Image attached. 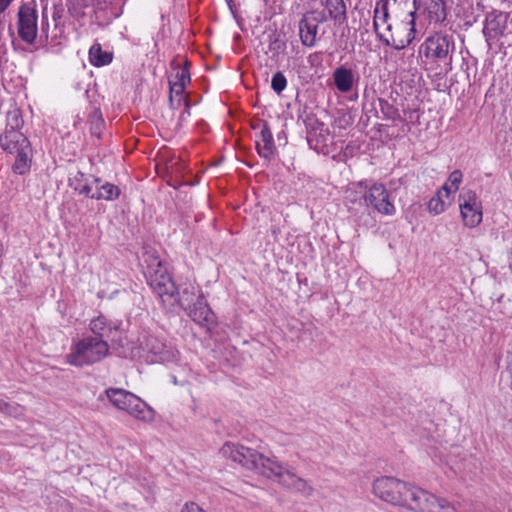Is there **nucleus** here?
Segmentation results:
<instances>
[{"label":"nucleus","mask_w":512,"mask_h":512,"mask_svg":"<svg viewBox=\"0 0 512 512\" xmlns=\"http://www.w3.org/2000/svg\"><path fill=\"white\" fill-rule=\"evenodd\" d=\"M508 22V13L492 11L486 15L483 34L489 47H491L493 43L497 42L501 37L506 36Z\"/></svg>","instance_id":"12"},{"label":"nucleus","mask_w":512,"mask_h":512,"mask_svg":"<svg viewBox=\"0 0 512 512\" xmlns=\"http://www.w3.org/2000/svg\"><path fill=\"white\" fill-rule=\"evenodd\" d=\"M105 395L108 401L119 411H123L136 420L151 422L154 410L141 398L122 388H107Z\"/></svg>","instance_id":"6"},{"label":"nucleus","mask_w":512,"mask_h":512,"mask_svg":"<svg viewBox=\"0 0 512 512\" xmlns=\"http://www.w3.org/2000/svg\"><path fill=\"white\" fill-rule=\"evenodd\" d=\"M80 178L75 177L74 179V189L79 192V194L85 195L92 199V195L95 192V184L94 181L92 184L83 181L84 174L80 173Z\"/></svg>","instance_id":"30"},{"label":"nucleus","mask_w":512,"mask_h":512,"mask_svg":"<svg viewBox=\"0 0 512 512\" xmlns=\"http://www.w3.org/2000/svg\"><path fill=\"white\" fill-rule=\"evenodd\" d=\"M414 0H377L373 29L384 45L402 50L416 37Z\"/></svg>","instance_id":"1"},{"label":"nucleus","mask_w":512,"mask_h":512,"mask_svg":"<svg viewBox=\"0 0 512 512\" xmlns=\"http://www.w3.org/2000/svg\"><path fill=\"white\" fill-rule=\"evenodd\" d=\"M266 464L268 468L264 470L263 476L276 479L282 486L287 487L295 493L301 494L305 498H309L313 495V487L304 478L286 469L274 459L266 462Z\"/></svg>","instance_id":"8"},{"label":"nucleus","mask_w":512,"mask_h":512,"mask_svg":"<svg viewBox=\"0 0 512 512\" xmlns=\"http://www.w3.org/2000/svg\"><path fill=\"white\" fill-rule=\"evenodd\" d=\"M460 213L465 226L474 228L482 222V203L473 190L463 191L459 195Z\"/></svg>","instance_id":"10"},{"label":"nucleus","mask_w":512,"mask_h":512,"mask_svg":"<svg viewBox=\"0 0 512 512\" xmlns=\"http://www.w3.org/2000/svg\"><path fill=\"white\" fill-rule=\"evenodd\" d=\"M256 128L260 130L256 139L258 154L265 159H271L276 150L272 132L266 122L254 126Z\"/></svg>","instance_id":"16"},{"label":"nucleus","mask_w":512,"mask_h":512,"mask_svg":"<svg viewBox=\"0 0 512 512\" xmlns=\"http://www.w3.org/2000/svg\"><path fill=\"white\" fill-rule=\"evenodd\" d=\"M190 83V74L187 66L177 65L169 77L170 96L169 101L172 107L180 105L186 85Z\"/></svg>","instance_id":"13"},{"label":"nucleus","mask_w":512,"mask_h":512,"mask_svg":"<svg viewBox=\"0 0 512 512\" xmlns=\"http://www.w3.org/2000/svg\"><path fill=\"white\" fill-rule=\"evenodd\" d=\"M89 330L93 334L92 337H101L107 343L108 341L114 342L118 340L121 334L119 326L103 315H99L90 321Z\"/></svg>","instance_id":"14"},{"label":"nucleus","mask_w":512,"mask_h":512,"mask_svg":"<svg viewBox=\"0 0 512 512\" xmlns=\"http://www.w3.org/2000/svg\"><path fill=\"white\" fill-rule=\"evenodd\" d=\"M143 262L146 266L145 275L149 286L163 302L171 300L176 295V286L166 266L151 248H145Z\"/></svg>","instance_id":"4"},{"label":"nucleus","mask_w":512,"mask_h":512,"mask_svg":"<svg viewBox=\"0 0 512 512\" xmlns=\"http://www.w3.org/2000/svg\"><path fill=\"white\" fill-rule=\"evenodd\" d=\"M187 310H189V316L197 324L206 327L208 330L214 327L216 323L215 314L208 306L204 297H199Z\"/></svg>","instance_id":"15"},{"label":"nucleus","mask_w":512,"mask_h":512,"mask_svg":"<svg viewBox=\"0 0 512 512\" xmlns=\"http://www.w3.org/2000/svg\"><path fill=\"white\" fill-rule=\"evenodd\" d=\"M0 412L9 416H18L21 414V407L18 404L0 400Z\"/></svg>","instance_id":"35"},{"label":"nucleus","mask_w":512,"mask_h":512,"mask_svg":"<svg viewBox=\"0 0 512 512\" xmlns=\"http://www.w3.org/2000/svg\"><path fill=\"white\" fill-rule=\"evenodd\" d=\"M17 18L19 37L27 44H33L38 35V13L35 1L21 4Z\"/></svg>","instance_id":"9"},{"label":"nucleus","mask_w":512,"mask_h":512,"mask_svg":"<svg viewBox=\"0 0 512 512\" xmlns=\"http://www.w3.org/2000/svg\"><path fill=\"white\" fill-rule=\"evenodd\" d=\"M423 13L430 22L439 23L445 20L446 10L443 0H422Z\"/></svg>","instance_id":"22"},{"label":"nucleus","mask_w":512,"mask_h":512,"mask_svg":"<svg viewBox=\"0 0 512 512\" xmlns=\"http://www.w3.org/2000/svg\"><path fill=\"white\" fill-rule=\"evenodd\" d=\"M318 22L315 18L303 17L299 21V36L306 47H314L317 40Z\"/></svg>","instance_id":"20"},{"label":"nucleus","mask_w":512,"mask_h":512,"mask_svg":"<svg viewBox=\"0 0 512 512\" xmlns=\"http://www.w3.org/2000/svg\"><path fill=\"white\" fill-rule=\"evenodd\" d=\"M452 188L453 187H451L450 183L447 181L439 191H443V197L449 200L451 194L454 193Z\"/></svg>","instance_id":"39"},{"label":"nucleus","mask_w":512,"mask_h":512,"mask_svg":"<svg viewBox=\"0 0 512 512\" xmlns=\"http://www.w3.org/2000/svg\"><path fill=\"white\" fill-rule=\"evenodd\" d=\"M324 9L334 21L341 22L346 18V5L344 0H325Z\"/></svg>","instance_id":"26"},{"label":"nucleus","mask_w":512,"mask_h":512,"mask_svg":"<svg viewBox=\"0 0 512 512\" xmlns=\"http://www.w3.org/2000/svg\"><path fill=\"white\" fill-rule=\"evenodd\" d=\"M113 54L103 51L99 43L93 44L89 49V61L95 67L108 65L112 62Z\"/></svg>","instance_id":"25"},{"label":"nucleus","mask_w":512,"mask_h":512,"mask_svg":"<svg viewBox=\"0 0 512 512\" xmlns=\"http://www.w3.org/2000/svg\"><path fill=\"white\" fill-rule=\"evenodd\" d=\"M165 345V343H163L154 336L147 337L145 341V349H147L148 352L152 353L155 356V358H157L158 355L162 353L161 351L164 349Z\"/></svg>","instance_id":"32"},{"label":"nucleus","mask_w":512,"mask_h":512,"mask_svg":"<svg viewBox=\"0 0 512 512\" xmlns=\"http://www.w3.org/2000/svg\"><path fill=\"white\" fill-rule=\"evenodd\" d=\"M365 207L385 216H394L396 207L390 199V193L382 183L374 182L369 185Z\"/></svg>","instance_id":"11"},{"label":"nucleus","mask_w":512,"mask_h":512,"mask_svg":"<svg viewBox=\"0 0 512 512\" xmlns=\"http://www.w3.org/2000/svg\"><path fill=\"white\" fill-rule=\"evenodd\" d=\"M199 297H203L199 286L189 281L182 286L180 291L176 288V295L171 300L178 302L184 309H188Z\"/></svg>","instance_id":"18"},{"label":"nucleus","mask_w":512,"mask_h":512,"mask_svg":"<svg viewBox=\"0 0 512 512\" xmlns=\"http://www.w3.org/2000/svg\"><path fill=\"white\" fill-rule=\"evenodd\" d=\"M95 192L92 195V199L115 201L121 195L120 188L110 182L104 181L101 178H94Z\"/></svg>","instance_id":"19"},{"label":"nucleus","mask_w":512,"mask_h":512,"mask_svg":"<svg viewBox=\"0 0 512 512\" xmlns=\"http://www.w3.org/2000/svg\"><path fill=\"white\" fill-rule=\"evenodd\" d=\"M157 358H154L153 361H158L162 363H169L176 361L178 358L179 352L175 350L173 347L165 345L164 349L161 351Z\"/></svg>","instance_id":"33"},{"label":"nucleus","mask_w":512,"mask_h":512,"mask_svg":"<svg viewBox=\"0 0 512 512\" xmlns=\"http://www.w3.org/2000/svg\"><path fill=\"white\" fill-rule=\"evenodd\" d=\"M379 107L384 119L391 121L400 120V113L398 109L387 100L379 99Z\"/></svg>","instance_id":"29"},{"label":"nucleus","mask_w":512,"mask_h":512,"mask_svg":"<svg viewBox=\"0 0 512 512\" xmlns=\"http://www.w3.org/2000/svg\"><path fill=\"white\" fill-rule=\"evenodd\" d=\"M181 512H205L199 505L194 502L186 503Z\"/></svg>","instance_id":"38"},{"label":"nucleus","mask_w":512,"mask_h":512,"mask_svg":"<svg viewBox=\"0 0 512 512\" xmlns=\"http://www.w3.org/2000/svg\"><path fill=\"white\" fill-rule=\"evenodd\" d=\"M103 125H104V122H103L101 115H98V113H95L94 121H92V123H91V128H90L91 133L93 135L100 137Z\"/></svg>","instance_id":"37"},{"label":"nucleus","mask_w":512,"mask_h":512,"mask_svg":"<svg viewBox=\"0 0 512 512\" xmlns=\"http://www.w3.org/2000/svg\"><path fill=\"white\" fill-rule=\"evenodd\" d=\"M455 41L449 34L435 32L427 36L418 49V56L432 69L441 68L446 74L453 69Z\"/></svg>","instance_id":"3"},{"label":"nucleus","mask_w":512,"mask_h":512,"mask_svg":"<svg viewBox=\"0 0 512 512\" xmlns=\"http://www.w3.org/2000/svg\"><path fill=\"white\" fill-rule=\"evenodd\" d=\"M24 124L21 111L13 107L6 114L5 130H20Z\"/></svg>","instance_id":"27"},{"label":"nucleus","mask_w":512,"mask_h":512,"mask_svg":"<svg viewBox=\"0 0 512 512\" xmlns=\"http://www.w3.org/2000/svg\"><path fill=\"white\" fill-rule=\"evenodd\" d=\"M354 73L344 66L338 67L333 72L334 85L338 91L348 93L354 85Z\"/></svg>","instance_id":"23"},{"label":"nucleus","mask_w":512,"mask_h":512,"mask_svg":"<svg viewBox=\"0 0 512 512\" xmlns=\"http://www.w3.org/2000/svg\"><path fill=\"white\" fill-rule=\"evenodd\" d=\"M220 453L224 458L239 463L246 469L253 470L262 476L264 470L268 468L266 462L272 460L251 448L232 442L225 443L220 449Z\"/></svg>","instance_id":"7"},{"label":"nucleus","mask_w":512,"mask_h":512,"mask_svg":"<svg viewBox=\"0 0 512 512\" xmlns=\"http://www.w3.org/2000/svg\"><path fill=\"white\" fill-rule=\"evenodd\" d=\"M0 146L3 150L14 153L31 146L28 138L20 130H5L0 135Z\"/></svg>","instance_id":"17"},{"label":"nucleus","mask_w":512,"mask_h":512,"mask_svg":"<svg viewBox=\"0 0 512 512\" xmlns=\"http://www.w3.org/2000/svg\"><path fill=\"white\" fill-rule=\"evenodd\" d=\"M287 86V79L280 71L276 72L271 79V88L277 94H281Z\"/></svg>","instance_id":"34"},{"label":"nucleus","mask_w":512,"mask_h":512,"mask_svg":"<svg viewBox=\"0 0 512 512\" xmlns=\"http://www.w3.org/2000/svg\"><path fill=\"white\" fill-rule=\"evenodd\" d=\"M369 185L367 181L350 183L345 190V200L350 204L364 206Z\"/></svg>","instance_id":"21"},{"label":"nucleus","mask_w":512,"mask_h":512,"mask_svg":"<svg viewBox=\"0 0 512 512\" xmlns=\"http://www.w3.org/2000/svg\"><path fill=\"white\" fill-rule=\"evenodd\" d=\"M108 354L109 345L106 340L87 335L72 344L70 352L66 355V362L76 367H82L100 362Z\"/></svg>","instance_id":"5"},{"label":"nucleus","mask_w":512,"mask_h":512,"mask_svg":"<svg viewBox=\"0 0 512 512\" xmlns=\"http://www.w3.org/2000/svg\"><path fill=\"white\" fill-rule=\"evenodd\" d=\"M226 2L230 5V3L232 2V0H226Z\"/></svg>","instance_id":"40"},{"label":"nucleus","mask_w":512,"mask_h":512,"mask_svg":"<svg viewBox=\"0 0 512 512\" xmlns=\"http://www.w3.org/2000/svg\"><path fill=\"white\" fill-rule=\"evenodd\" d=\"M13 154H16V160L13 164V171L19 175H24L30 170L31 162H32V148L31 146L27 148H22L18 151H15Z\"/></svg>","instance_id":"24"},{"label":"nucleus","mask_w":512,"mask_h":512,"mask_svg":"<svg viewBox=\"0 0 512 512\" xmlns=\"http://www.w3.org/2000/svg\"><path fill=\"white\" fill-rule=\"evenodd\" d=\"M372 493L390 505L414 512H457L448 500L391 476L376 478L372 483Z\"/></svg>","instance_id":"2"},{"label":"nucleus","mask_w":512,"mask_h":512,"mask_svg":"<svg viewBox=\"0 0 512 512\" xmlns=\"http://www.w3.org/2000/svg\"><path fill=\"white\" fill-rule=\"evenodd\" d=\"M445 199L446 198L443 197V191H438L437 194L433 196L428 203L429 212L433 213L434 215H438L444 212L447 207Z\"/></svg>","instance_id":"28"},{"label":"nucleus","mask_w":512,"mask_h":512,"mask_svg":"<svg viewBox=\"0 0 512 512\" xmlns=\"http://www.w3.org/2000/svg\"><path fill=\"white\" fill-rule=\"evenodd\" d=\"M462 180L463 173L460 170L456 169L450 173L447 181L450 183L451 187H453V192H456L459 189Z\"/></svg>","instance_id":"36"},{"label":"nucleus","mask_w":512,"mask_h":512,"mask_svg":"<svg viewBox=\"0 0 512 512\" xmlns=\"http://www.w3.org/2000/svg\"><path fill=\"white\" fill-rule=\"evenodd\" d=\"M286 49L285 42L276 34L269 35L268 52L272 53L273 57L283 53Z\"/></svg>","instance_id":"31"}]
</instances>
